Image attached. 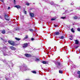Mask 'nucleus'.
I'll return each mask as SVG.
<instances>
[{
  "mask_svg": "<svg viewBox=\"0 0 80 80\" xmlns=\"http://www.w3.org/2000/svg\"><path fill=\"white\" fill-rule=\"evenodd\" d=\"M7 48L5 47L1 48V50H2V51L4 56H6V55H8L7 53L8 52H7L6 51V50H7Z\"/></svg>",
  "mask_w": 80,
  "mask_h": 80,
  "instance_id": "1",
  "label": "nucleus"
},
{
  "mask_svg": "<svg viewBox=\"0 0 80 80\" xmlns=\"http://www.w3.org/2000/svg\"><path fill=\"white\" fill-rule=\"evenodd\" d=\"M20 70H22L23 71H24L25 70H29V69L28 68H27V67H23V66H20Z\"/></svg>",
  "mask_w": 80,
  "mask_h": 80,
  "instance_id": "2",
  "label": "nucleus"
},
{
  "mask_svg": "<svg viewBox=\"0 0 80 80\" xmlns=\"http://www.w3.org/2000/svg\"><path fill=\"white\" fill-rule=\"evenodd\" d=\"M8 42L9 43H10L11 45H13V46L15 45V42L13 41H9Z\"/></svg>",
  "mask_w": 80,
  "mask_h": 80,
  "instance_id": "3",
  "label": "nucleus"
},
{
  "mask_svg": "<svg viewBox=\"0 0 80 80\" xmlns=\"http://www.w3.org/2000/svg\"><path fill=\"white\" fill-rule=\"evenodd\" d=\"M4 17L6 20H8V21L9 20V17H8V15L7 14H5Z\"/></svg>",
  "mask_w": 80,
  "mask_h": 80,
  "instance_id": "4",
  "label": "nucleus"
},
{
  "mask_svg": "<svg viewBox=\"0 0 80 80\" xmlns=\"http://www.w3.org/2000/svg\"><path fill=\"white\" fill-rule=\"evenodd\" d=\"M24 55L26 57H32V55L28 53L25 54Z\"/></svg>",
  "mask_w": 80,
  "mask_h": 80,
  "instance_id": "5",
  "label": "nucleus"
},
{
  "mask_svg": "<svg viewBox=\"0 0 80 80\" xmlns=\"http://www.w3.org/2000/svg\"><path fill=\"white\" fill-rule=\"evenodd\" d=\"M27 46H28V43H24L23 44V48H26V47H27Z\"/></svg>",
  "mask_w": 80,
  "mask_h": 80,
  "instance_id": "6",
  "label": "nucleus"
},
{
  "mask_svg": "<svg viewBox=\"0 0 80 80\" xmlns=\"http://www.w3.org/2000/svg\"><path fill=\"white\" fill-rule=\"evenodd\" d=\"M29 15L31 17H34V14L33 13H30Z\"/></svg>",
  "mask_w": 80,
  "mask_h": 80,
  "instance_id": "7",
  "label": "nucleus"
},
{
  "mask_svg": "<svg viewBox=\"0 0 80 80\" xmlns=\"http://www.w3.org/2000/svg\"><path fill=\"white\" fill-rule=\"evenodd\" d=\"M10 48L11 49H12V50H16V48H15L13 47L12 46L10 47Z\"/></svg>",
  "mask_w": 80,
  "mask_h": 80,
  "instance_id": "8",
  "label": "nucleus"
},
{
  "mask_svg": "<svg viewBox=\"0 0 80 80\" xmlns=\"http://www.w3.org/2000/svg\"><path fill=\"white\" fill-rule=\"evenodd\" d=\"M15 7H16V8H21V7L19 5H16L15 6Z\"/></svg>",
  "mask_w": 80,
  "mask_h": 80,
  "instance_id": "9",
  "label": "nucleus"
},
{
  "mask_svg": "<svg viewBox=\"0 0 80 80\" xmlns=\"http://www.w3.org/2000/svg\"><path fill=\"white\" fill-rule=\"evenodd\" d=\"M77 74L78 75V78H80V71H79L77 72Z\"/></svg>",
  "mask_w": 80,
  "mask_h": 80,
  "instance_id": "10",
  "label": "nucleus"
},
{
  "mask_svg": "<svg viewBox=\"0 0 80 80\" xmlns=\"http://www.w3.org/2000/svg\"><path fill=\"white\" fill-rule=\"evenodd\" d=\"M78 18V17L77 16H75L74 17H73V19L74 20H76V19H77V18Z\"/></svg>",
  "mask_w": 80,
  "mask_h": 80,
  "instance_id": "11",
  "label": "nucleus"
},
{
  "mask_svg": "<svg viewBox=\"0 0 80 80\" xmlns=\"http://www.w3.org/2000/svg\"><path fill=\"white\" fill-rule=\"evenodd\" d=\"M36 30L35 29V28H34V30L33 29H29V31H30V32H34V31H35Z\"/></svg>",
  "mask_w": 80,
  "mask_h": 80,
  "instance_id": "12",
  "label": "nucleus"
},
{
  "mask_svg": "<svg viewBox=\"0 0 80 80\" xmlns=\"http://www.w3.org/2000/svg\"><path fill=\"white\" fill-rule=\"evenodd\" d=\"M42 63L43 64H46L47 63V62L45 61H42Z\"/></svg>",
  "mask_w": 80,
  "mask_h": 80,
  "instance_id": "13",
  "label": "nucleus"
},
{
  "mask_svg": "<svg viewBox=\"0 0 80 80\" xmlns=\"http://www.w3.org/2000/svg\"><path fill=\"white\" fill-rule=\"evenodd\" d=\"M60 33L58 32H55V35H58Z\"/></svg>",
  "mask_w": 80,
  "mask_h": 80,
  "instance_id": "14",
  "label": "nucleus"
},
{
  "mask_svg": "<svg viewBox=\"0 0 80 80\" xmlns=\"http://www.w3.org/2000/svg\"><path fill=\"white\" fill-rule=\"evenodd\" d=\"M75 41V44H78L79 42L77 40H76Z\"/></svg>",
  "mask_w": 80,
  "mask_h": 80,
  "instance_id": "15",
  "label": "nucleus"
},
{
  "mask_svg": "<svg viewBox=\"0 0 80 80\" xmlns=\"http://www.w3.org/2000/svg\"><path fill=\"white\" fill-rule=\"evenodd\" d=\"M15 39H16V40H18V41H19V40H20V38H15Z\"/></svg>",
  "mask_w": 80,
  "mask_h": 80,
  "instance_id": "16",
  "label": "nucleus"
},
{
  "mask_svg": "<svg viewBox=\"0 0 80 80\" xmlns=\"http://www.w3.org/2000/svg\"><path fill=\"white\" fill-rule=\"evenodd\" d=\"M28 38V35H26L25 36V37L24 38V40H25V39H27Z\"/></svg>",
  "mask_w": 80,
  "mask_h": 80,
  "instance_id": "17",
  "label": "nucleus"
},
{
  "mask_svg": "<svg viewBox=\"0 0 80 80\" xmlns=\"http://www.w3.org/2000/svg\"><path fill=\"white\" fill-rule=\"evenodd\" d=\"M31 72H32V73H35V74L37 73V72H36V71H31Z\"/></svg>",
  "mask_w": 80,
  "mask_h": 80,
  "instance_id": "18",
  "label": "nucleus"
},
{
  "mask_svg": "<svg viewBox=\"0 0 80 80\" xmlns=\"http://www.w3.org/2000/svg\"><path fill=\"white\" fill-rule=\"evenodd\" d=\"M59 38L60 39H63V38H64V36H62L61 37H59Z\"/></svg>",
  "mask_w": 80,
  "mask_h": 80,
  "instance_id": "19",
  "label": "nucleus"
},
{
  "mask_svg": "<svg viewBox=\"0 0 80 80\" xmlns=\"http://www.w3.org/2000/svg\"><path fill=\"white\" fill-rule=\"evenodd\" d=\"M36 62H39L40 61V59L37 58L36 59Z\"/></svg>",
  "mask_w": 80,
  "mask_h": 80,
  "instance_id": "20",
  "label": "nucleus"
},
{
  "mask_svg": "<svg viewBox=\"0 0 80 80\" xmlns=\"http://www.w3.org/2000/svg\"><path fill=\"white\" fill-rule=\"evenodd\" d=\"M2 33H3V34H5V30H4L3 31H2Z\"/></svg>",
  "mask_w": 80,
  "mask_h": 80,
  "instance_id": "21",
  "label": "nucleus"
},
{
  "mask_svg": "<svg viewBox=\"0 0 80 80\" xmlns=\"http://www.w3.org/2000/svg\"><path fill=\"white\" fill-rule=\"evenodd\" d=\"M70 38H69V39H70V40H72V36H70Z\"/></svg>",
  "mask_w": 80,
  "mask_h": 80,
  "instance_id": "22",
  "label": "nucleus"
},
{
  "mask_svg": "<svg viewBox=\"0 0 80 80\" xmlns=\"http://www.w3.org/2000/svg\"><path fill=\"white\" fill-rule=\"evenodd\" d=\"M71 32H73V33H74L75 32L74 30H73V28H72L71 29Z\"/></svg>",
  "mask_w": 80,
  "mask_h": 80,
  "instance_id": "23",
  "label": "nucleus"
},
{
  "mask_svg": "<svg viewBox=\"0 0 80 80\" xmlns=\"http://www.w3.org/2000/svg\"><path fill=\"white\" fill-rule=\"evenodd\" d=\"M0 60H2V61L3 62H6V60H3V59H1Z\"/></svg>",
  "mask_w": 80,
  "mask_h": 80,
  "instance_id": "24",
  "label": "nucleus"
},
{
  "mask_svg": "<svg viewBox=\"0 0 80 80\" xmlns=\"http://www.w3.org/2000/svg\"><path fill=\"white\" fill-rule=\"evenodd\" d=\"M59 73H63V71H62L59 70Z\"/></svg>",
  "mask_w": 80,
  "mask_h": 80,
  "instance_id": "25",
  "label": "nucleus"
},
{
  "mask_svg": "<svg viewBox=\"0 0 80 80\" xmlns=\"http://www.w3.org/2000/svg\"><path fill=\"white\" fill-rule=\"evenodd\" d=\"M56 18H52L51 19V20H52V21H53V20H56Z\"/></svg>",
  "mask_w": 80,
  "mask_h": 80,
  "instance_id": "26",
  "label": "nucleus"
},
{
  "mask_svg": "<svg viewBox=\"0 0 80 80\" xmlns=\"http://www.w3.org/2000/svg\"><path fill=\"white\" fill-rule=\"evenodd\" d=\"M61 18H62V19H65V17H61Z\"/></svg>",
  "mask_w": 80,
  "mask_h": 80,
  "instance_id": "27",
  "label": "nucleus"
},
{
  "mask_svg": "<svg viewBox=\"0 0 80 80\" xmlns=\"http://www.w3.org/2000/svg\"><path fill=\"white\" fill-rule=\"evenodd\" d=\"M57 63H58V65H60V62H57Z\"/></svg>",
  "mask_w": 80,
  "mask_h": 80,
  "instance_id": "28",
  "label": "nucleus"
},
{
  "mask_svg": "<svg viewBox=\"0 0 80 80\" xmlns=\"http://www.w3.org/2000/svg\"><path fill=\"white\" fill-rule=\"evenodd\" d=\"M21 19H23V16H21Z\"/></svg>",
  "mask_w": 80,
  "mask_h": 80,
  "instance_id": "29",
  "label": "nucleus"
},
{
  "mask_svg": "<svg viewBox=\"0 0 80 80\" xmlns=\"http://www.w3.org/2000/svg\"><path fill=\"white\" fill-rule=\"evenodd\" d=\"M73 4H74L73 3V2H72V3H71L70 4V5H73Z\"/></svg>",
  "mask_w": 80,
  "mask_h": 80,
  "instance_id": "30",
  "label": "nucleus"
},
{
  "mask_svg": "<svg viewBox=\"0 0 80 80\" xmlns=\"http://www.w3.org/2000/svg\"><path fill=\"white\" fill-rule=\"evenodd\" d=\"M26 5H28V6H29V3H27L26 4Z\"/></svg>",
  "mask_w": 80,
  "mask_h": 80,
  "instance_id": "31",
  "label": "nucleus"
},
{
  "mask_svg": "<svg viewBox=\"0 0 80 80\" xmlns=\"http://www.w3.org/2000/svg\"><path fill=\"white\" fill-rule=\"evenodd\" d=\"M78 31H80V28H78Z\"/></svg>",
  "mask_w": 80,
  "mask_h": 80,
  "instance_id": "32",
  "label": "nucleus"
},
{
  "mask_svg": "<svg viewBox=\"0 0 80 80\" xmlns=\"http://www.w3.org/2000/svg\"><path fill=\"white\" fill-rule=\"evenodd\" d=\"M25 14H27V12L26 11H24Z\"/></svg>",
  "mask_w": 80,
  "mask_h": 80,
  "instance_id": "33",
  "label": "nucleus"
},
{
  "mask_svg": "<svg viewBox=\"0 0 80 80\" xmlns=\"http://www.w3.org/2000/svg\"><path fill=\"white\" fill-rule=\"evenodd\" d=\"M15 2H16L15 0H14V4H15Z\"/></svg>",
  "mask_w": 80,
  "mask_h": 80,
  "instance_id": "34",
  "label": "nucleus"
},
{
  "mask_svg": "<svg viewBox=\"0 0 80 80\" xmlns=\"http://www.w3.org/2000/svg\"><path fill=\"white\" fill-rule=\"evenodd\" d=\"M34 40V38H32L31 39V40L33 41V40Z\"/></svg>",
  "mask_w": 80,
  "mask_h": 80,
  "instance_id": "35",
  "label": "nucleus"
},
{
  "mask_svg": "<svg viewBox=\"0 0 80 80\" xmlns=\"http://www.w3.org/2000/svg\"><path fill=\"white\" fill-rule=\"evenodd\" d=\"M78 46H77L75 47V49H76V48H78Z\"/></svg>",
  "mask_w": 80,
  "mask_h": 80,
  "instance_id": "36",
  "label": "nucleus"
},
{
  "mask_svg": "<svg viewBox=\"0 0 80 80\" xmlns=\"http://www.w3.org/2000/svg\"><path fill=\"white\" fill-rule=\"evenodd\" d=\"M10 7H8V9L9 10V9H10Z\"/></svg>",
  "mask_w": 80,
  "mask_h": 80,
  "instance_id": "37",
  "label": "nucleus"
},
{
  "mask_svg": "<svg viewBox=\"0 0 80 80\" xmlns=\"http://www.w3.org/2000/svg\"><path fill=\"white\" fill-rule=\"evenodd\" d=\"M54 27H57V25H55Z\"/></svg>",
  "mask_w": 80,
  "mask_h": 80,
  "instance_id": "38",
  "label": "nucleus"
},
{
  "mask_svg": "<svg viewBox=\"0 0 80 80\" xmlns=\"http://www.w3.org/2000/svg\"><path fill=\"white\" fill-rule=\"evenodd\" d=\"M79 9H80V7H79V8H78Z\"/></svg>",
  "mask_w": 80,
  "mask_h": 80,
  "instance_id": "39",
  "label": "nucleus"
},
{
  "mask_svg": "<svg viewBox=\"0 0 80 80\" xmlns=\"http://www.w3.org/2000/svg\"><path fill=\"white\" fill-rule=\"evenodd\" d=\"M79 52H80V50H79Z\"/></svg>",
  "mask_w": 80,
  "mask_h": 80,
  "instance_id": "40",
  "label": "nucleus"
}]
</instances>
